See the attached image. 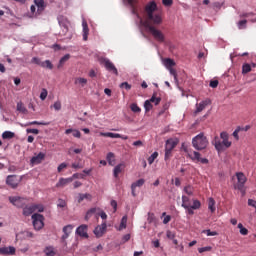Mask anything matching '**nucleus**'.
<instances>
[{
	"label": "nucleus",
	"mask_w": 256,
	"mask_h": 256,
	"mask_svg": "<svg viewBox=\"0 0 256 256\" xmlns=\"http://www.w3.org/2000/svg\"><path fill=\"white\" fill-rule=\"evenodd\" d=\"M72 133L73 137H76V139H81V132L77 129H66L65 134L70 135Z\"/></svg>",
	"instance_id": "nucleus-21"
},
{
	"label": "nucleus",
	"mask_w": 256,
	"mask_h": 256,
	"mask_svg": "<svg viewBox=\"0 0 256 256\" xmlns=\"http://www.w3.org/2000/svg\"><path fill=\"white\" fill-rule=\"evenodd\" d=\"M36 7H38L39 11H43L45 9V0H34Z\"/></svg>",
	"instance_id": "nucleus-32"
},
{
	"label": "nucleus",
	"mask_w": 256,
	"mask_h": 256,
	"mask_svg": "<svg viewBox=\"0 0 256 256\" xmlns=\"http://www.w3.org/2000/svg\"><path fill=\"white\" fill-rule=\"evenodd\" d=\"M144 109H145L146 113H149V111H151V109H153V104H151V102L149 100H146L144 102Z\"/></svg>",
	"instance_id": "nucleus-44"
},
{
	"label": "nucleus",
	"mask_w": 256,
	"mask_h": 256,
	"mask_svg": "<svg viewBox=\"0 0 256 256\" xmlns=\"http://www.w3.org/2000/svg\"><path fill=\"white\" fill-rule=\"evenodd\" d=\"M120 89H126V91H131V85L127 82H123L120 84Z\"/></svg>",
	"instance_id": "nucleus-52"
},
{
	"label": "nucleus",
	"mask_w": 256,
	"mask_h": 256,
	"mask_svg": "<svg viewBox=\"0 0 256 256\" xmlns=\"http://www.w3.org/2000/svg\"><path fill=\"white\" fill-rule=\"evenodd\" d=\"M82 27H83V40L87 41V38L89 37V26L87 25V22L83 21Z\"/></svg>",
	"instance_id": "nucleus-23"
},
{
	"label": "nucleus",
	"mask_w": 256,
	"mask_h": 256,
	"mask_svg": "<svg viewBox=\"0 0 256 256\" xmlns=\"http://www.w3.org/2000/svg\"><path fill=\"white\" fill-rule=\"evenodd\" d=\"M210 87H212V89H217V87H219V80H211Z\"/></svg>",
	"instance_id": "nucleus-55"
},
{
	"label": "nucleus",
	"mask_w": 256,
	"mask_h": 256,
	"mask_svg": "<svg viewBox=\"0 0 256 256\" xmlns=\"http://www.w3.org/2000/svg\"><path fill=\"white\" fill-rule=\"evenodd\" d=\"M44 253L46 256H55L56 255L55 248H53V246H47L44 249Z\"/></svg>",
	"instance_id": "nucleus-27"
},
{
	"label": "nucleus",
	"mask_w": 256,
	"mask_h": 256,
	"mask_svg": "<svg viewBox=\"0 0 256 256\" xmlns=\"http://www.w3.org/2000/svg\"><path fill=\"white\" fill-rule=\"evenodd\" d=\"M213 249V247L211 246H206V247H202V248H198V252L199 253H205L207 251H211Z\"/></svg>",
	"instance_id": "nucleus-54"
},
{
	"label": "nucleus",
	"mask_w": 256,
	"mask_h": 256,
	"mask_svg": "<svg viewBox=\"0 0 256 256\" xmlns=\"http://www.w3.org/2000/svg\"><path fill=\"white\" fill-rule=\"evenodd\" d=\"M213 145L216 149V151H223V149H229V147H231L232 143L231 141L228 140H222L219 139V137H215L213 140Z\"/></svg>",
	"instance_id": "nucleus-4"
},
{
	"label": "nucleus",
	"mask_w": 256,
	"mask_h": 256,
	"mask_svg": "<svg viewBox=\"0 0 256 256\" xmlns=\"http://www.w3.org/2000/svg\"><path fill=\"white\" fill-rule=\"evenodd\" d=\"M159 157V152H154L149 158H148V163L149 165H153L155 163V159Z\"/></svg>",
	"instance_id": "nucleus-41"
},
{
	"label": "nucleus",
	"mask_w": 256,
	"mask_h": 256,
	"mask_svg": "<svg viewBox=\"0 0 256 256\" xmlns=\"http://www.w3.org/2000/svg\"><path fill=\"white\" fill-rule=\"evenodd\" d=\"M53 107L55 111H61V102L60 101L55 102Z\"/></svg>",
	"instance_id": "nucleus-61"
},
{
	"label": "nucleus",
	"mask_w": 256,
	"mask_h": 256,
	"mask_svg": "<svg viewBox=\"0 0 256 256\" xmlns=\"http://www.w3.org/2000/svg\"><path fill=\"white\" fill-rule=\"evenodd\" d=\"M123 169H125V164H123V163H120L114 167L113 173H114V177L116 179H117V177H119V173H121L123 171Z\"/></svg>",
	"instance_id": "nucleus-19"
},
{
	"label": "nucleus",
	"mask_w": 256,
	"mask_h": 256,
	"mask_svg": "<svg viewBox=\"0 0 256 256\" xmlns=\"http://www.w3.org/2000/svg\"><path fill=\"white\" fill-rule=\"evenodd\" d=\"M85 176L83 174H79V173H75L73 174L70 179H72V181H74V179H83Z\"/></svg>",
	"instance_id": "nucleus-56"
},
{
	"label": "nucleus",
	"mask_w": 256,
	"mask_h": 256,
	"mask_svg": "<svg viewBox=\"0 0 256 256\" xmlns=\"http://www.w3.org/2000/svg\"><path fill=\"white\" fill-rule=\"evenodd\" d=\"M210 104H211V100L209 99L204 100L199 104H196V113H201V111H203L205 107H207V105H210Z\"/></svg>",
	"instance_id": "nucleus-13"
},
{
	"label": "nucleus",
	"mask_w": 256,
	"mask_h": 256,
	"mask_svg": "<svg viewBox=\"0 0 256 256\" xmlns=\"http://www.w3.org/2000/svg\"><path fill=\"white\" fill-rule=\"evenodd\" d=\"M97 213V208H91L86 212L85 220L89 221Z\"/></svg>",
	"instance_id": "nucleus-26"
},
{
	"label": "nucleus",
	"mask_w": 256,
	"mask_h": 256,
	"mask_svg": "<svg viewBox=\"0 0 256 256\" xmlns=\"http://www.w3.org/2000/svg\"><path fill=\"white\" fill-rule=\"evenodd\" d=\"M238 29H247V20H241L238 22Z\"/></svg>",
	"instance_id": "nucleus-49"
},
{
	"label": "nucleus",
	"mask_w": 256,
	"mask_h": 256,
	"mask_svg": "<svg viewBox=\"0 0 256 256\" xmlns=\"http://www.w3.org/2000/svg\"><path fill=\"white\" fill-rule=\"evenodd\" d=\"M170 74L173 75L174 80L177 81V70H175L174 68H168Z\"/></svg>",
	"instance_id": "nucleus-57"
},
{
	"label": "nucleus",
	"mask_w": 256,
	"mask_h": 256,
	"mask_svg": "<svg viewBox=\"0 0 256 256\" xmlns=\"http://www.w3.org/2000/svg\"><path fill=\"white\" fill-rule=\"evenodd\" d=\"M177 147V141L173 139H169L166 141L165 149L168 151H173V149Z\"/></svg>",
	"instance_id": "nucleus-17"
},
{
	"label": "nucleus",
	"mask_w": 256,
	"mask_h": 256,
	"mask_svg": "<svg viewBox=\"0 0 256 256\" xmlns=\"http://www.w3.org/2000/svg\"><path fill=\"white\" fill-rule=\"evenodd\" d=\"M184 209H186L188 215H195V211L193 210L201 209V201L193 200V204Z\"/></svg>",
	"instance_id": "nucleus-9"
},
{
	"label": "nucleus",
	"mask_w": 256,
	"mask_h": 256,
	"mask_svg": "<svg viewBox=\"0 0 256 256\" xmlns=\"http://www.w3.org/2000/svg\"><path fill=\"white\" fill-rule=\"evenodd\" d=\"M41 67L44 69H53V63H51V60H46L41 63Z\"/></svg>",
	"instance_id": "nucleus-39"
},
{
	"label": "nucleus",
	"mask_w": 256,
	"mask_h": 256,
	"mask_svg": "<svg viewBox=\"0 0 256 256\" xmlns=\"http://www.w3.org/2000/svg\"><path fill=\"white\" fill-rule=\"evenodd\" d=\"M75 85H81L82 87H85V85H87V79H85V78H76L75 79Z\"/></svg>",
	"instance_id": "nucleus-40"
},
{
	"label": "nucleus",
	"mask_w": 256,
	"mask_h": 256,
	"mask_svg": "<svg viewBox=\"0 0 256 256\" xmlns=\"http://www.w3.org/2000/svg\"><path fill=\"white\" fill-rule=\"evenodd\" d=\"M87 229H88V226L85 225V224H82L81 226H79L77 229H76V233L77 235H79L80 237H85L86 239L89 237V234H87Z\"/></svg>",
	"instance_id": "nucleus-12"
},
{
	"label": "nucleus",
	"mask_w": 256,
	"mask_h": 256,
	"mask_svg": "<svg viewBox=\"0 0 256 256\" xmlns=\"http://www.w3.org/2000/svg\"><path fill=\"white\" fill-rule=\"evenodd\" d=\"M166 237H167L168 239H175V233H173L172 231L168 230V231L166 232Z\"/></svg>",
	"instance_id": "nucleus-62"
},
{
	"label": "nucleus",
	"mask_w": 256,
	"mask_h": 256,
	"mask_svg": "<svg viewBox=\"0 0 256 256\" xmlns=\"http://www.w3.org/2000/svg\"><path fill=\"white\" fill-rule=\"evenodd\" d=\"M123 229H127V216H123L121 219L119 231H123Z\"/></svg>",
	"instance_id": "nucleus-37"
},
{
	"label": "nucleus",
	"mask_w": 256,
	"mask_h": 256,
	"mask_svg": "<svg viewBox=\"0 0 256 256\" xmlns=\"http://www.w3.org/2000/svg\"><path fill=\"white\" fill-rule=\"evenodd\" d=\"M32 221H33V227L36 231H41V229H43V227L45 226V223L43 221H45V217H43V215L41 214H33L32 215Z\"/></svg>",
	"instance_id": "nucleus-5"
},
{
	"label": "nucleus",
	"mask_w": 256,
	"mask_h": 256,
	"mask_svg": "<svg viewBox=\"0 0 256 256\" xmlns=\"http://www.w3.org/2000/svg\"><path fill=\"white\" fill-rule=\"evenodd\" d=\"M145 185V179L141 178L136 182L131 184L132 189H137V187H143Z\"/></svg>",
	"instance_id": "nucleus-29"
},
{
	"label": "nucleus",
	"mask_w": 256,
	"mask_h": 256,
	"mask_svg": "<svg viewBox=\"0 0 256 256\" xmlns=\"http://www.w3.org/2000/svg\"><path fill=\"white\" fill-rule=\"evenodd\" d=\"M73 231V225H67L63 228V233L64 235H62V241H65L66 239L69 238V235H71Z\"/></svg>",
	"instance_id": "nucleus-15"
},
{
	"label": "nucleus",
	"mask_w": 256,
	"mask_h": 256,
	"mask_svg": "<svg viewBox=\"0 0 256 256\" xmlns=\"http://www.w3.org/2000/svg\"><path fill=\"white\" fill-rule=\"evenodd\" d=\"M57 207H60L61 209H65V207H67V201L59 198L57 202Z\"/></svg>",
	"instance_id": "nucleus-48"
},
{
	"label": "nucleus",
	"mask_w": 256,
	"mask_h": 256,
	"mask_svg": "<svg viewBox=\"0 0 256 256\" xmlns=\"http://www.w3.org/2000/svg\"><path fill=\"white\" fill-rule=\"evenodd\" d=\"M101 137H110L111 139H119L121 134L113 133V132H101Z\"/></svg>",
	"instance_id": "nucleus-22"
},
{
	"label": "nucleus",
	"mask_w": 256,
	"mask_h": 256,
	"mask_svg": "<svg viewBox=\"0 0 256 256\" xmlns=\"http://www.w3.org/2000/svg\"><path fill=\"white\" fill-rule=\"evenodd\" d=\"M105 231H107V222H103L101 225H98L95 229H94V235H96V237H103V234L105 233Z\"/></svg>",
	"instance_id": "nucleus-10"
},
{
	"label": "nucleus",
	"mask_w": 256,
	"mask_h": 256,
	"mask_svg": "<svg viewBox=\"0 0 256 256\" xmlns=\"http://www.w3.org/2000/svg\"><path fill=\"white\" fill-rule=\"evenodd\" d=\"M43 159H45V154L43 152H40L38 155L33 156L31 158V163L33 165H39V163H41V161H43Z\"/></svg>",
	"instance_id": "nucleus-14"
},
{
	"label": "nucleus",
	"mask_w": 256,
	"mask_h": 256,
	"mask_svg": "<svg viewBox=\"0 0 256 256\" xmlns=\"http://www.w3.org/2000/svg\"><path fill=\"white\" fill-rule=\"evenodd\" d=\"M238 229L240 230L241 235H249V230H247V228L243 227L242 223L238 224Z\"/></svg>",
	"instance_id": "nucleus-42"
},
{
	"label": "nucleus",
	"mask_w": 256,
	"mask_h": 256,
	"mask_svg": "<svg viewBox=\"0 0 256 256\" xmlns=\"http://www.w3.org/2000/svg\"><path fill=\"white\" fill-rule=\"evenodd\" d=\"M202 233H204L205 235H207V237H215L217 235H219V233H217V231H211V230H203Z\"/></svg>",
	"instance_id": "nucleus-43"
},
{
	"label": "nucleus",
	"mask_w": 256,
	"mask_h": 256,
	"mask_svg": "<svg viewBox=\"0 0 256 256\" xmlns=\"http://www.w3.org/2000/svg\"><path fill=\"white\" fill-rule=\"evenodd\" d=\"M130 109L133 113H141V108L136 103L131 104Z\"/></svg>",
	"instance_id": "nucleus-47"
},
{
	"label": "nucleus",
	"mask_w": 256,
	"mask_h": 256,
	"mask_svg": "<svg viewBox=\"0 0 256 256\" xmlns=\"http://www.w3.org/2000/svg\"><path fill=\"white\" fill-rule=\"evenodd\" d=\"M247 73H251V65L245 63L242 65V75H247Z\"/></svg>",
	"instance_id": "nucleus-35"
},
{
	"label": "nucleus",
	"mask_w": 256,
	"mask_h": 256,
	"mask_svg": "<svg viewBox=\"0 0 256 256\" xmlns=\"http://www.w3.org/2000/svg\"><path fill=\"white\" fill-rule=\"evenodd\" d=\"M208 209L211 211V213H215V199H208Z\"/></svg>",
	"instance_id": "nucleus-33"
},
{
	"label": "nucleus",
	"mask_w": 256,
	"mask_h": 256,
	"mask_svg": "<svg viewBox=\"0 0 256 256\" xmlns=\"http://www.w3.org/2000/svg\"><path fill=\"white\" fill-rule=\"evenodd\" d=\"M220 139L228 140L229 139V134L227 132L220 133Z\"/></svg>",
	"instance_id": "nucleus-63"
},
{
	"label": "nucleus",
	"mask_w": 256,
	"mask_h": 256,
	"mask_svg": "<svg viewBox=\"0 0 256 256\" xmlns=\"http://www.w3.org/2000/svg\"><path fill=\"white\" fill-rule=\"evenodd\" d=\"M144 27L158 43H165V34L157 27L163 23V13L157 11V3L150 1L144 8Z\"/></svg>",
	"instance_id": "nucleus-1"
},
{
	"label": "nucleus",
	"mask_w": 256,
	"mask_h": 256,
	"mask_svg": "<svg viewBox=\"0 0 256 256\" xmlns=\"http://www.w3.org/2000/svg\"><path fill=\"white\" fill-rule=\"evenodd\" d=\"M172 153H173V150H167V149H165L164 160H165V161H169V159H171Z\"/></svg>",
	"instance_id": "nucleus-51"
},
{
	"label": "nucleus",
	"mask_w": 256,
	"mask_h": 256,
	"mask_svg": "<svg viewBox=\"0 0 256 256\" xmlns=\"http://www.w3.org/2000/svg\"><path fill=\"white\" fill-rule=\"evenodd\" d=\"M170 221H171V215H167L163 219V224L167 225V223H169Z\"/></svg>",
	"instance_id": "nucleus-64"
},
{
	"label": "nucleus",
	"mask_w": 256,
	"mask_h": 256,
	"mask_svg": "<svg viewBox=\"0 0 256 256\" xmlns=\"http://www.w3.org/2000/svg\"><path fill=\"white\" fill-rule=\"evenodd\" d=\"M15 253H17V249L14 246L0 248V255L8 256L15 255Z\"/></svg>",
	"instance_id": "nucleus-11"
},
{
	"label": "nucleus",
	"mask_w": 256,
	"mask_h": 256,
	"mask_svg": "<svg viewBox=\"0 0 256 256\" xmlns=\"http://www.w3.org/2000/svg\"><path fill=\"white\" fill-rule=\"evenodd\" d=\"M63 169H67V163H61L57 170H58V173H61V171H63Z\"/></svg>",
	"instance_id": "nucleus-59"
},
{
	"label": "nucleus",
	"mask_w": 256,
	"mask_h": 256,
	"mask_svg": "<svg viewBox=\"0 0 256 256\" xmlns=\"http://www.w3.org/2000/svg\"><path fill=\"white\" fill-rule=\"evenodd\" d=\"M17 111H19L20 113H27V108H25V105H23L21 102H18Z\"/></svg>",
	"instance_id": "nucleus-46"
},
{
	"label": "nucleus",
	"mask_w": 256,
	"mask_h": 256,
	"mask_svg": "<svg viewBox=\"0 0 256 256\" xmlns=\"http://www.w3.org/2000/svg\"><path fill=\"white\" fill-rule=\"evenodd\" d=\"M29 125H49V122H39V121H32Z\"/></svg>",
	"instance_id": "nucleus-58"
},
{
	"label": "nucleus",
	"mask_w": 256,
	"mask_h": 256,
	"mask_svg": "<svg viewBox=\"0 0 256 256\" xmlns=\"http://www.w3.org/2000/svg\"><path fill=\"white\" fill-rule=\"evenodd\" d=\"M69 183H73V178H60L56 184V187H65L66 185H69Z\"/></svg>",
	"instance_id": "nucleus-16"
},
{
	"label": "nucleus",
	"mask_w": 256,
	"mask_h": 256,
	"mask_svg": "<svg viewBox=\"0 0 256 256\" xmlns=\"http://www.w3.org/2000/svg\"><path fill=\"white\" fill-rule=\"evenodd\" d=\"M127 1L132 9V14L136 15L138 19H140L139 13H137V8L135 7L137 5V0H127Z\"/></svg>",
	"instance_id": "nucleus-18"
},
{
	"label": "nucleus",
	"mask_w": 256,
	"mask_h": 256,
	"mask_svg": "<svg viewBox=\"0 0 256 256\" xmlns=\"http://www.w3.org/2000/svg\"><path fill=\"white\" fill-rule=\"evenodd\" d=\"M19 183H21V180L17 175H9L6 179V185H9L12 189H17V187H19Z\"/></svg>",
	"instance_id": "nucleus-6"
},
{
	"label": "nucleus",
	"mask_w": 256,
	"mask_h": 256,
	"mask_svg": "<svg viewBox=\"0 0 256 256\" xmlns=\"http://www.w3.org/2000/svg\"><path fill=\"white\" fill-rule=\"evenodd\" d=\"M106 159L109 165H111L112 167L113 165H115V154H113L112 152L108 153Z\"/></svg>",
	"instance_id": "nucleus-31"
},
{
	"label": "nucleus",
	"mask_w": 256,
	"mask_h": 256,
	"mask_svg": "<svg viewBox=\"0 0 256 256\" xmlns=\"http://www.w3.org/2000/svg\"><path fill=\"white\" fill-rule=\"evenodd\" d=\"M184 151L187 153V157L194 163H202V165H207V163H209V159L201 158V153L197 151H189L187 148H185Z\"/></svg>",
	"instance_id": "nucleus-3"
},
{
	"label": "nucleus",
	"mask_w": 256,
	"mask_h": 256,
	"mask_svg": "<svg viewBox=\"0 0 256 256\" xmlns=\"http://www.w3.org/2000/svg\"><path fill=\"white\" fill-rule=\"evenodd\" d=\"M10 203H13L16 207H22L21 204V198L20 197H10L9 198Z\"/></svg>",
	"instance_id": "nucleus-34"
},
{
	"label": "nucleus",
	"mask_w": 256,
	"mask_h": 256,
	"mask_svg": "<svg viewBox=\"0 0 256 256\" xmlns=\"http://www.w3.org/2000/svg\"><path fill=\"white\" fill-rule=\"evenodd\" d=\"M241 131V127H237L236 130L233 132V137L235 138L236 141H239V132Z\"/></svg>",
	"instance_id": "nucleus-53"
},
{
	"label": "nucleus",
	"mask_w": 256,
	"mask_h": 256,
	"mask_svg": "<svg viewBox=\"0 0 256 256\" xmlns=\"http://www.w3.org/2000/svg\"><path fill=\"white\" fill-rule=\"evenodd\" d=\"M33 213H35V208L33 207V205L26 206L23 208V215L25 217H29V215H32Z\"/></svg>",
	"instance_id": "nucleus-20"
},
{
	"label": "nucleus",
	"mask_w": 256,
	"mask_h": 256,
	"mask_svg": "<svg viewBox=\"0 0 256 256\" xmlns=\"http://www.w3.org/2000/svg\"><path fill=\"white\" fill-rule=\"evenodd\" d=\"M191 206V199L188 196H182V207L189 208Z\"/></svg>",
	"instance_id": "nucleus-25"
},
{
	"label": "nucleus",
	"mask_w": 256,
	"mask_h": 256,
	"mask_svg": "<svg viewBox=\"0 0 256 256\" xmlns=\"http://www.w3.org/2000/svg\"><path fill=\"white\" fill-rule=\"evenodd\" d=\"M69 59H71V55H70V54L64 55V56L60 59L57 68H58V69H61V67H63V65H65V63H67V61H69Z\"/></svg>",
	"instance_id": "nucleus-24"
},
{
	"label": "nucleus",
	"mask_w": 256,
	"mask_h": 256,
	"mask_svg": "<svg viewBox=\"0 0 256 256\" xmlns=\"http://www.w3.org/2000/svg\"><path fill=\"white\" fill-rule=\"evenodd\" d=\"M104 67L109 71L110 73H114V75H119V72L117 71V67H115V64L111 62L109 59L103 60Z\"/></svg>",
	"instance_id": "nucleus-8"
},
{
	"label": "nucleus",
	"mask_w": 256,
	"mask_h": 256,
	"mask_svg": "<svg viewBox=\"0 0 256 256\" xmlns=\"http://www.w3.org/2000/svg\"><path fill=\"white\" fill-rule=\"evenodd\" d=\"M162 3L165 7H171V5H173V0H162Z\"/></svg>",
	"instance_id": "nucleus-60"
},
{
	"label": "nucleus",
	"mask_w": 256,
	"mask_h": 256,
	"mask_svg": "<svg viewBox=\"0 0 256 256\" xmlns=\"http://www.w3.org/2000/svg\"><path fill=\"white\" fill-rule=\"evenodd\" d=\"M164 65L167 69H171V68L175 67V61H173V59L166 58L164 60Z\"/></svg>",
	"instance_id": "nucleus-30"
},
{
	"label": "nucleus",
	"mask_w": 256,
	"mask_h": 256,
	"mask_svg": "<svg viewBox=\"0 0 256 256\" xmlns=\"http://www.w3.org/2000/svg\"><path fill=\"white\" fill-rule=\"evenodd\" d=\"M149 101L154 103V105H159L161 103V97H157V92H154Z\"/></svg>",
	"instance_id": "nucleus-28"
},
{
	"label": "nucleus",
	"mask_w": 256,
	"mask_h": 256,
	"mask_svg": "<svg viewBox=\"0 0 256 256\" xmlns=\"http://www.w3.org/2000/svg\"><path fill=\"white\" fill-rule=\"evenodd\" d=\"M15 137V133L11 131H5L2 133V139H13Z\"/></svg>",
	"instance_id": "nucleus-38"
},
{
	"label": "nucleus",
	"mask_w": 256,
	"mask_h": 256,
	"mask_svg": "<svg viewBox=\"0 0 256 256\" xmlns=\"http://www.w3.org/2000/svg\"><path fill=\"white\" fill-rule=\"evenodd\" d=\"M192 145L197 151H203V149H207L209 141L207 140L205 134L200 133L192 139Z\"/></svg>",
	"instance_id": "nucleus-2"
},
{
	"label": "nucleus",
	"mask_w": 256,
	"mask_h": 256,
	"mask_svg": "<svg viewBox=\"0 0 256 256\" xmlns=\"http://www.w3.org/2000/svg\"><path fill=\"white\" fill-rule=\"evenodd\" d=\"M34 211H38V213H43L45 211V207L42 204H34Z\"/></svg>",
	"instance_id": "nucleus-45"
},
{
	"label": "nucleus",
	"mask_w": 256,
	"mask_h": 256,
	"mask_svg": "<svg viewBox=\"0 0 256 256\" xmlns=\"http://www.w3.org/2000/svg\"><path fill=\"white\" fill-rule=\"evenodd\" d=\"M237 177V184L235 185V189H241L242 187H245V183H247V177L245 176V174H243V172H238L236 174Z\"/></svg>",
	"instance_id": "nucleus-7"
},
{
	"label": "nucleus",
	"mask_w": 256,
	"mask_h": 256,
	"mask_svg": "<svg viewBox=\"0 0 256 256\" xmlns=\"http://www.w3.org/2000/svg\"><path fill=\"white\" fill-rule=\"evenodd\" d=\"M47 95H48V92H47V89H42V92L40 93V99L41 101H45L47 99Z\"/></svg>",
	"instance_id": "nucleus-50"
},
{
	"label": "nucleus",
	"mask_w": 256,
	"mask_h": 256,
	"mask_svg": "<svg viewBox=\"0 0 256 256\" xmlns=\"http://www.w3.org/2000/svg\"><path fill=\"white\" fill-rule=\"evenodd\" d=\"M194 191L195 189L191 185H187L184 187V193H186V195H189L190 197L193 196Z\"/></svg>",
	"instance_id": "nucleus-36"
}]
</instances>
